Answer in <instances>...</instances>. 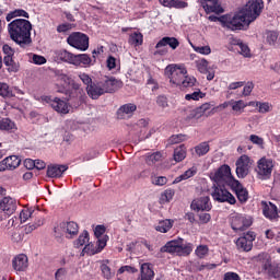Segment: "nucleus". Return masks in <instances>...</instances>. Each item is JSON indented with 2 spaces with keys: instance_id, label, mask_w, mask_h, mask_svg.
<instances>
[{
  "instance_id": "nucleus-13",
  "label": "nucleus",
  "mask_w": 280,
  "mask_h": 280,
  "mask_svg": "<svg viewBox=\"0 0 280 280\" xmlns=\"http://www.w3.org/2000/svg\"><path fill=\"white\" fill-rule=\"evenodd\" d=\"M171 47V49H177L178 45H180V42L176 37H163L155 45V49H159L155 54H159L160 56H164V54H167V50H161L163 47Z\"/></svg>"
},
{
  "instance_id": "nucleus-61",
  "label": "nucleus",
  "mask_w": 280,
  "mask_h": 280,
  "mask_svg": "<svg viewBox=\"0 0 280 280\" xmlns=\"http://www.w3.org/2000/svg\"><path fill=\"white\" fill-rule=\"evenodd\" d=\"M183 141H187V136L183 135V133H179V135H173L171 138H170V142L171 143H180Z\"/></svg>"
},
{
  "instance_id": "nucleus-57",
  "label": "nucleus",
  "mask_w": 280,
  "mask_h": 280,
  "mask_svg": "<svg viewBox=\"0 0 280 280\" xmlns=\"http://www.w3.org/2000/svg\"><path fill=\"white\" fill-rule=\"evenodd\" d=\"M58 82H61L63 86H69L71 84V78L62 72L57 73Z\"/></svg>"
},
{
  "instance_id": "nucleus-45",
  "label": "nucleus",
  "mask_w": 280,
  "mask_h": 280,
  "mask_svg": "<svg viewBox=\"0 0 280 280\" xmlns=\"http://www.w3.org/2000/svg\"><path fill=\"white\" fill-rule=\"evenodd\" d=\"M196 67L199 73H209V61L207 59L197 60Z\"/></svg>"
},
{
  "instance_id": "nucleus-44",
  "label": "nucleus",
  "mask_w": 280,
  "mask_h": 280,
  "mask_svg": "<svg viewBox=\"0 0 280 280\" xmlns=\"http://www.w3.org/2000/svg\"><path fill=\"white\" fill-rule=\"evenodd\" d=\"M195 255L198 259H205L209 255V246L207 245H198L195 249Z\"/></svg>"
},
{
  "instance_id": "nucleus-59",
  "label": "nucleus",
  "mask_w": 280,
  "mask_h": 280,
  "mask_svg": "<svg viewBox=\"0 0 280 280\" xmlns=\"http://www.w3.org/2000/svg\"><path fill=\"white\" fill-rule=\"evenodd\" d=\"M267 275L271 279H280V267L279 266H272Z\"/></svg>"
},
{
  "instance_id": "nucleus-3",
  "label": "nucleus",
  "mask_w": 280,
  "mask_h": 280,
  "mask_svg": "<svg viewBox=\"0 0 280 280\" xmlns=\"http://www.w3.org/2000/svg\"><path fill=\"white\" fill-rule=\"evenodd\" d=\"M119 89V81L115 78L105 77L100 81H94L86 86V93L91 100H100L106 93H115Z\"/></svg>"
},
{
  "instance_id": "nucleus-21",
  "label": "nucleus",
  "mask_w": 280,
  "mask_h": 280,
  "mask_svg": "<svg viewBox=\"0 0 280 280\" xmlns=\"http://www.w3.org/2000/svg\"><path fill=\"white\" fill-rule=\"evenodd\" d=\"M230 188L232 189V191H234V194H236V198L241 201V202H247L248 201V190L242 185V183H240V180H235Z\"/></svg>"
},
{
  "instance_id": "nucleus-2",
  "label": "nucleus",
  "mask_w": 280,
  "mask_h": 280,
  "mask_svg": "<svg viewBox=\"0 0 280 280\" xmlns=\"http://www.w3.org/2000/svg\"><path fill=\"white\" fill-rule=\"evenodd\" d=\"M10 37L20 47L32 45V23L25 19L13 20L8 25Z\"/></svg>"
},
{
  "instance_id": "nucleus-11",
  "label": "nucleus",
  "mask_w": 280,
  "mask_h": 280,
  "mask_svg": "<svg viewBox=\"0 0 280 280\" xmlns=\"http://www.w3.org/2000/svg\"><path fill=\"white\" fill-rule=\"evenodd\" d=\"M255 232H247L236 240V248H238V250H243L244 253H250V250H253V243L255 242Z\"/></svg>"
},
{
  "instance_id": "nucleus-51",
  "label": "nucleus",
  "mask_w": 280,
  "mask_h": 280,
  "mask_svg": "<svg viewBox=\"0 0 280 280\" xmlns=\"http://www.w3.org/2000/svg\"><path fill=\"white\" fill-rule=\"evenodd\" d=\"M84 244H89V232L84 231L75 241L74 246L77 248H80L81 246H84Z\"/></svg>"
},
{
  "instance_id": "nucleus-27",
  "label": "nucleus",
  "mask_w": 280,
  "mask_h": 280,
  "mask_svg": "<svg viewBox=\"0 0 280 280\" xmlns=\"http://www.w3.org/2000/svg\"><path fill=\"white\" fill-rule=\"evenodd\" d=\"M210 110V112H209ZM215 114V108L211 109V103H205L195 110V119H200V117H210V115Z\"/></svg>"
},
{
  "instance_id": "nucleus-25",
  "label": "nucleus",
  "mask_w": 280,
  "mask_h": 280,
  "mask_svg": "<svg viewBox=\"0 0 280 280\" xmlns=\"http://www.w3.org/2000/svg\"><path fill=\"white\" fill-rule=\"evenodd\" d=\"M51 108L59 113V115H68L70 108L69 103L67 101H62L58 97H55L51 102Z\"/></svg>"
},
{
  "instance_id": "nucleus-30",
  "label": "nucleus",
  "mask_w": 280,
  "mask_h": 280,
  "mask_svg": "<svg viewBox=\"0 0 280 280\" xmlns=\"http://www.w3.org/2000/svg\"><path fill=\"white\" fill-rule=\"evenodd\" d=\"M257 261H260L262 270L268 275L272 268V260L268 254H259L257 256Z\"/></svg>"
},
{
  "instance_id": "nucleus-33",
  "label": "nucleus",
  "mask_w": 280,
  "mask_h": 280,
  "mask_svg": "<svg viewBox=\"0 0 280 280\" xmlns=\"http://www.w3.org/2000/svg\"><path fill=\"white\" fill-rule=\"evenodd\" d=\"M196 174H198V168L196 166H192L188 168L184 174L177 176L173 183L176 185L178 183H182V180H189V178H192V176H196Z\"/></svg>"
},
{
  "instance_id": "nucleus-5",
  "label": "nucleus",
  "mask_w": 280,
  "mask_h": 280,
  "mask_svg": "<svg viewBox=\"0 0 280 280\" xmlns=\"http://www.w3.org/2000/svg\"><path fill=\"white\" fill-rule=\"evenodd\" d=\"M209 177L214 182V185H222V187H231V185L236 180L231 174V166L226 164L211 171Z\"/></svg>"
},
{
  "instance_id": "nucleus-28",
  "label": "nucleus",
  "mask_w": 280,
  "mask_h": 280,
  "mask_svg": "<svg viewBox=\"0 0 280 280\" xmlns=\"http://www.w3.org/2000/svg\"><path fill=\"white\" fill-rule=\"evenodd\" d=\"M160 3L164 8H175V10H185V8L189 7V3L183 0H160Z\"/></svg>"
},
{
  "instance_id": "nucleus-60",
  "label": "nucleus",
  "mask_w": 280,
  "mask_h": 280,
  "mask_svg": "<svg viewBox=\"0 0 280 280\" xmlns=\"http://www.w3.org/2000/svg\"><path fill=\"white\" fill-rule=\"evenodd\" d=\"M152 184L156 185L158 187H163V185H167V177L165 176L153 177Z\"/></svg>"
},
{
  "instance_id": "nucleus-54",
  "label": "nucleus",
  "mask_w": 280,
  "mask_h": 280,
  "mask_svg": "<svg viewBox=\"0 0 280 280\" xmlns=\"http://www.w3.org/2000/svg\"><path fill=\"white\" fill-rule=\"evenodd\" d=\"M78 78L85 86H91L93 83V79L86 72H79Z\"/></svg>"
},
{
  "instance_id": "nucleus-39",
  "label": "nucleus",
  "mask_w": 280,
  "mask_h": 280,
  "mask_svg": "<svg viewBox=\"0 0 280 280\" xmlns=\"http://www.w3.org/2000/svg\"><path fill=\"white\" fill-rule=\"evenodd\" d=\"M129 45H133L135 47H139V45H143V34L139 32H135L129 35Z\"/></svg>"
},
{
  "instance_id": "nucleus-56",
  "label": "nucleus",
  "mask_w": 280,
  "mask_h": 280,
  "mask_svg": "<svg viewBox=\"0 0 280 280\" xmlns=\"http://www.w3.org/2000/svg\"><path fill=\"white\" fill-rule=\"evenodd\" d=\"M175 191L174 189H166L162 195H161V201L162 202H170L174 198Z\"/></svg>"
},
{
  "instance_id": "nucleus-35",
  "label": "nucleus",
  "mask_w": 280,
  "mask_h": 280,
  "mask_svg": "<svg viewBox=\"0 0 280 280\" xmlns=\"http://www.w3.org/2000/svg\"><path fill=\"white\" fill-rule=\"evenodd\" d=\"M172 226H174V221L170 219L162 220L155 226V231H159L160 233H167Z\"/></svg>"
},
{
  "instance_id": "nucleus-43",
  "label": "nucleus",
  "mask_w": 280,
  "mask_h": 280,
  "mask_svg": "<svg viewBox=\"0 0 280 280\" xmlns=\"http://www.w3.org/2000/svg\"><path fill=\"white\" fill-rule=\"evenodd\" d=\"M207 268V265L201 264L199 260H192L188 265L189 272H202Z\"/></svg>"
},
{
  "instance_id": "nucleus-36",
  "label": "nucleus",
  "mask_w": 280,
  "mask_h": 280,
  "mask_svg": "<svg viewBox=\"0 0 280 280\" xmlns=\"http://www.w3.org/2000/svg\"><path fill=\"white\" fill-rule=\"evenodd\" d=\"M127 246H128V250H139L141 246H144L145 248H148V250H152V245L149 244L148 241L145 240L131 242Z\"/></svg>"
},
{
  "instance_id": "nucleus-22",
  "label": "nucleus",
  "mask_w": 280,
  "mask_h": 280,
  "mask_svg": "<svg viewBox=\"0 0 280 280\" xmlns=\"http://www.w3.org/2000/svg\"><path fill=\"white\" fill-rule=\"evenodd\" d=\"M28 259L25 254H20L12 260L13 270L16 272H25L27 270Z\"/></svg>"
},
{
  "instance_id": "nucleus-47",
  "label": "nucleus",
  "mask_w": 280,
  "mask_h": 280,
  "mask_svg": "<svg viewBox=\"0 0 280 280\" xmlns=\"http://www.w3.org/2000/svg\"><path fill=\"white\" fill-rule=\"evenodd\" d=\"M197 82L198 81L196 80V78L187 77V74H185L184 80H182L180 86H183L184 89H191V86H196Z\"/></svg>"
},
{
  "instance_id": "nucleus-42",
  "label": "nucleus",
  "mask_w": 280,
  "mask_h": 280,
  "mask_svg": "<svg viewBox=\"0 0 280 280\" xmlns=\"http://www.w3.org/2000/svg\"><path fill=\"white\" fill-rule=\"evenodd\" d=\"M150 124V120L149 119H145V118H142V119H139L135 125H133V130L136 132H140L143 133L145 132V128H148Z\"/></svg>"
},
{
  "instance_id": "nucleus-8",
  "label": "nucleus",
  "mask_w": 280,
  "mask_h": 280,
  "mask_svg": "<svg viewBox=\"0 0 280 280\" xmlns=\"http://www.w3.org/2000/svg\"><path fill=\"white\" fill-rule=\"evenodd\" d=\"M230 224L235 233H237L240 231H246V229L250 228L253 224V219L246 214L235 213L231 215Z\"/></svg>"
},
{
  "instance_id": "nucleus-14",
  "label": "nucleus",
  "mask_w": 280,
  "mask_h": 280,
  "mask_svg": "<svg viewBox=\"0 0 280 280\" xmlns=\"http://www.w3.org/2000/svg\"><path fill=\"white\" fill-rule=\"evenodd\" d=\"M258 168L257 172L259 176H264L265 178H270L272 174V167H275V163L271 159L262 158L257 163Z\"/></svg>"
},
{
  "instance_id": "nucleus-10",
  "label": "nucleus",
  "mask_w": 280,
  "mask_h": 280,
  "mask_svg": "<svg viewBox=\"0 0 280 280\" xmlns=\"http://www.w3.org/2000/svg\"><path fill=\"white\" fill-rule=\"evenodd\" d=\"M68 45L74 47V49H80V51H86L89 49V36L84 33H72L67 38Z\"/></svg>"
},
{
  "instance_id": "nucleus-63",
  "label": "nucleus",
  "mask_w": 280,
  "mask_h": 280,
  "mask_svg": "<svg viewBox=\"0 0 280 280\" xmlns=\"http://www.w3.org/2000/svg\"><path fill=\"white\" fill-rule=\"evenodd\" d=\"M223 280H242L237 272L228 271L223 276Z\"/></svg>"
},
{
  "instance_id": "nucleus-49",
  "label": "nucleus",
  "mask_w": 280,
  "mask_h": 280,
  "mask_svg": "<svg viewBox=\"0 0 280 280\" xmlns=\"http://www.w3.org/2000/svg\"><path fill=\"white\" fill-rule=\"evenodd\" d=\"M202 97H205V93L200 90L185 95V100H187V102H191V100H194V102H198V100H202Z\"/></svg>"
},
{
  "instance_id": "nucleus-20",
  "label": "nucleus",
  "mask_w": 280,
  "mask_h": 280,
  "mask_svg": "<svg viewBox=\"0 0 280 280\" xmlns=\"http://www.w3.org/2000/svg\"><path fill=\"white\" fill-rule=\"evenodd\" d=\"M0 211H3L5 215H12L16 211V199L11 197H4L0 201Z\"/></svg>"
},
{
  "instance_id": "nucleus-62",
  "label": "nucleus",
  "mask_w": 280,
  "mask_h": 280,
  "mask_svg": "<svg viewBox=\"0 0 280 280\" xmlns=\"http://www.w3.org/2000/svg\"><path fill=\"white\" fill-rule=\"evenodd\" d=\"M106 67L109 71L117 68V59L113 56H109L106 60Z\"/></svg>"
},
{
  "instance_id": "nucleus-41",
  "label": "nucleus",
  "mask_w": 280,
  "mask_h": 280,
  "mask_svg": "<svg viewBox=\"0 0 280 280\" xmlns=\"http://www.w3.org/2000/svg\"><path fill=\"white\" fill-rule=\"evenodd\" d=\"M43 224H45V218L39 217L36 219V221L34 223H28L25 226V233H32L33 231H36V229H38V226H43Z\"/></svg>"
},
{
  "instance_id": "nucleus-24",
  "label": "nucleus",
  "mask_w": 280,
  "mask_h": 280,
  "mask_svg": "<svg viewBox=\"0 0 280 280\" xmlns=\"http://www.w3.org/2000/svg\"><path fill=\"white\" fill-rule=\"evenodd\" d=\"M262 213L268 220H276L279 215V210L272 202L262 201Z\"/></svg>"
},
{
  "instance_id": "nucleus-46",
  "label": "nucleus",
  "mask_w": 280,
  "mask_h": 280,
  "mask_svg": "<svg viewBox=\"0 0 280 280\" xmlns=\"http://www.w3.org/2000/svg\"><path fill=\"white\" fill-rule=\"evenodd\" d=\"M209 142H201L195 148V152L198 156H205L209 152Z\"/></svg>"
},
{
  "instance_id": "nucleus-64",
  "label": "nucleus",
  "mask_w": 280,
  "mask_h": 280,
  "mask_svg": "<svg viewBox=\"0 0 280 280\" xmlns=\"http://www.w3.org/2000/svg\"><path fill=\"white\" fill-rule=\"evenodd\" d=\"M156 104L160 106V108H167V97L164 95H160L156 97Z\"/></svg>"
},
{
  "instance_id": "nucleus-40",
  "label": "nucleus",
  "mask_w": 280,
  "mask_h": 280,
  "mask_svg": "<svg viewBox=\"0 0 280 280\" xmlns=\"http://www.w3.org/2000/svg\"><path fill=\"white\" fill-rule=\"evenodd\" d=\"M233 45H237L240 47L241 56H244V58H250V48H248V45L244 44L240 39L234 40Z\"/></svg>"
},
{
  "instance_id": "nucleus-32",
  "label": "nucleus",
  "mask_w": 280,
  "mask_h": 280,
  "mask_svg": "<svg viewBox=\"0 0 280 280\" xmlns=\"http://www.w3.org/2000/svg\"><path fill=\"white\" fill-rule=\"evenodd\" d=\"M108 264H110V260L108 259L101 261V272L104 279L110 280L115 277V271L110 269V266H108Z\"/></svg>"
},
{
  "instance_id": "nucleus-9",
  "label": "nucleus",
  "mask_w": 280,
  "mask_h": 280,
  "mask_svg": "<svg viewBox=\"0 0 280 280\" xmlns=\"http://www.w3.org/2000/svg\"><path fill=\"white\" fill-rule=\"evenodd\" d=\"M253 163L250 156L246 154L241 155L235 162L237 178H246L247 174H250Z\"/></svg>"
},
{
  "instance_id": "nucleus-17",
  "label": "nucleus",
  "mask_w": 280,
  "mask_h": 280,
  "mask_svg": "<svg viewBox=\"0 0 280 280\" xmlns=\"http://www.w3.org/2000/svg\"><path fill=\"white\" fill-rule=\"evenodd\" d=\"M201 5L207 14H211L212 12L214 14H222L224 12L218 0H201Z\"/></svg>"
},
{
  "instance_id": "nucleus-7",
  "label": "nucleus",
  "mask_w": 280,
  "mask_h": 280,
  "mask_svg": "<svg viewBox=\"0 0 280 280\" xmlns=\"http://www.w3.org/2000/svg\"><path fill=\"white\" fill-rule=\"evenodd\" d=\"M225 187L226 186H219L218 184H213V190L211 192L213 200L217 202H228L229 205H235V202H237L235 196L226 190Z\"/></svg>"
},
{
  "instance_id": "nucleus-12",
  "label": "nucleus",
  "mask_w": 280,
  "mask_h": 280,
  "mask_svg": "<svg viewBox=\"0 0 280 280\" xmlns=\"http://www.w3.org/2000/svg\"><path fill=\"white\" fill-rule=\"evenodd\" d=\"M106 237H103V238H98L96 241V244H93V243H89L84 246L81 255L82 256H85V255H90L93 256V255H97L98 253H102L104 250V248H106Z\"/></svg>"
},
{
  "instance_id": "nucleus-18",
  "label": "nucleus",
  "mask_w": 280,
  "mask_h": 280,
  "mask_svg": "<svg viewBox=\"0 0 280 280\" xmlns=\"http://www.w3.org/2000/svg\"><path fill=\"white\" fill-rule=\"evenodd\" d=\"M19 165H21V159L16 155H10L0 162V172L16 170Z\"/></svg>"
},
{
  "instance_id": "nucleus-16",
  "label": "nucleus",
  "mask_w": 280,
  "mask_h": 280,
  "mask_svg": "<svg viewBox=\"0 0 280 280\" xmlns=\"http://www.w3.org/2000/svg\"><path fill=\"white\" fill-rule=\"evenodd\" d=\"M192 211H211V199L209 197H200L192 200L190 205Z\"/></svg>"
},
{
  "instance_id": "nucleus-34",
  "label": "nucleus",
  "mask_w": 280,
  "mask_h": 280,
  "mask_svg": "<svg viewBox=\"0 0 280 280\" xmlns=\"http://www.w3.org/2000/svg\"><path fill=\"white\" fill-rule=\"evenodd\" d=\"M173 159L176 163H180L187 159V148H185V144H182L174 150Z\"/></svg>"
},
{
  "instance_id": "nucleus-55",
  "label": "nucleus",
  "mask_w": 280,
  "mask_h": 280,
  "mask_svg": "<svg viewBox=\"0 0 280 280\" xmlns=\"http://www.w3.org/2000/svg\"><path fill=\"white\" fill-rule=\"evenodd\" d=\"M192 49L196 54H201V56H209L211 54L210 46H192Z\"/></svg>"
},
{
  "instance_id": "nucleus-6",
  "label": "nucleus",
  "mask_w": 280,
  "mask_h": 280,
  "mask_svg": "<svg viewBox=\"0 0 280 280\" xmlns=\"http://www.w3.org/2000/svg\"><path fill=\"white\" fill-rule=\"evenodd\" d=\"M164 73L173 86H180L185 75H187V69L180 65L171 63L165 68Z\"/></svg>"
},
{
  "instance_id": "nucleus-4",
  "label": "nucleus",
  "mask_w": 280,
  "mask_h": 280,
  "mask_svg": "<svg viewBox=\"0 0 280 280\" xmlns=\"http://www.w3.org/2000/svg\"><path fill=\"white\" fill-rule=\"evenodd\" d=\"M192 252L194 244H183V238L170 241L161 247V253H170L171 255H177L178 257H189Z\"/></svg>"
},
{
  "instance_id": "nucleus-50",
  "label": "nucleus",
  "mask_w": 280,
  "mask_h": 280,
  "mask_svg": "<svg viewBox=\"0 0 280 280\" xmlns=\"http://www.w3.org/2000/svg\"><path fill=\"white\" fill-rule=\"evenodd\" d=\"M258 113H260L261 115H266V113H272V104L268 102H259Z\"/></svg>"
},
{
  "instance_id": "nucleus-52",
  "label": "nucleus",
  "mask_w": 280,
  "mask_h": 280,
  "mask_svg": "<svg viewBox=\"0 0 280 280\" xmlns=\"http://www.w3.org/2000/svg\"><path fill=\"white\" fill-rule=\"evenodd\" d=\"M74 58H77V62L72 63V65H85V67H89V65H91V57H89V55L83 54V55H74Z\"/></svg>"
},
{
  "instance_id": "nucleus-26",
  "label": "nucleus",
  "mask_w": 280,
  "mask_h": 280,
  "mask_svg": "<svg viewBox=\"0 0 280 280\" xmlns=\"http://www.w3.org/2000/svg\"><path fill=\"white\" fill-rule=\"evenodd\" d=\"M137 280H154V270L150 262H144L140 267V276Z\"/></svg>"
},
{
  "instance_id": "nucleus-15",
  "label": "nucleus",
  "mask_w": 280,
  "mask_h": 280,
  "mask_svg": "<svg viewBox=\"0 0 280 280\" xmlns=\"http://www.w3.org/2000/svg\"><path fill=\"white\" fill-rule=\"evenodd\" d=\"M52 58L55 62H68L69 65H75L78 62L75 55L65 50H55Z\"/></svg>"
},
{
  "instance_id": "nucleus-38",
  "label": "nucleus",
  "mask_w": 280,
  "mask_h": 280,
  "mask_svg": "<svg viewBox=\"0 0 280 280\" xmlns=\"http://www.w3.org/2000/svg\"><path fill=\"white\" fill-rule=\"evenodd\" d=\"M163 159V154L161 152H154L151 154L145 155V163L147 165H156V163H160V161Z\"/></svg>"
},
{
  "instance_id": "nucleus-37",
  "label": "nucleus",
  "mask_w": 280,
  "mask_h": 280,
  "mask_svg": "<svg viewBox=\"0 0 280 280\" xmlns=\"http://www.w3.org/2000/svg\"><path fill=\"white\" fill-rule=\"evenodd\" d=\"M0 130H7V132H14L16 130V124L10 120V118L0 119Z\"/></svg>"
},
{
  "instance_id": "nucleus-29",
  "label": "nucleus",
  "mask_w": 280,
  "mask_h": 280,
  "mask_svg": "<svg viewBox=\"0 0 280 280\" xmlns=\"http://www.w3.org/2000/svg\"><path fill=\"white\" fill-rule=\"evenodd\" d=\"M68 167L66 165H50L47 167V176L49 178H60Z\"/></svg>"
},
{
  "instance_id": "nucleus-53",
  "label": "nucleus",
  "mask_w": 280,
  "mask_h": 280,
  "mask_svg": "<svg viewBox=\"0 0 280 280\" xmlns=\"http://www.w3.org/2000/svg\"><path fill=\"white\" fill-rule=\"evenodd\" d=\"M232 110L235 113H240V110H244L246 108V102L240 100V101H231Z\"/></svg>"
},
{
  "instance_id": "nucleus-48",
  "label": "nucleus",
  "mask_w": 280,
  "mask_h": 280,
  "mask_svg": "<svg viewBox=\"0 0 280 280\" xmlns=\"http://www.w3.org/2000/svg\"><path fill=\"white\" fill-rule=\"evenodd\" d=\"M33 214H34V210L33 209L24 208L20 212V217H19V220H20L21 224H23V222H25L26 220H30V218H32Z\"/></svg>"
},
{
  "instance_id": "nucleus-58",
  "label": "nucleus",
  "mask_w": 280,
  "mask_h": 280,
  "mask_svg": "<svg viewBox=\"0 0 280 280\" xmlns=\"http://www.w3.org/2000/svg\"><path fill=\"white\" fill-rule=\"evenodd\" d=\"M199 221L198 224H209L211 222V214L207 212H202L198 214Z\"/></svg>"
},
{
  "instance_id": "nucleus-31",
  "label": "nucleus",
  "mask_w": 280,
  "mask_h": 280,
  "mask_svg": "<svg viewBox=\"0 0 280 280\" xmlns=\"http://www.w3.org/2000/svg\"><path fill=\"white\" fill-rule=\"evenodd\" d=\"M262 38L266 45L275 47V45H277V40H279V33L277 31H265Z\"/></svg>"
},
{
  "instance_id": "nucleus-19",
  "label": "nucleus",
  "mask_w": 280,
  "mask_h": 280,
  "mask_svg": "<svg viewBox=\"0 0 280 280\" xmlns=\"http://www.w3.org/2000/svg\"><path fill=\"white\" fill-rule=\"evenodd\" d=\"M135 113H137L135 103H127L118 108L117 117L118 119H130Z\"/></svg>"
},
{
  "instance_id": "nucleus-23",
  "label": "nucleus",
  "mask_w": 280,
  "mask_h": 280,
  "mask_svg": "<svg viewBox=\"0 0 280 280\" xmlns=\"http://www.w3.org/2000/svg\"><path fill=\"white\" fill-rule=\"evenodd\" d=\"M60 229L67 237H74V235H78V233L80 231L78 223H75L73 221L61 223Z\"/></svg>"
},
{
  "instance_id": "nucleus-1",
  "label": "nucleus",
  "mask_w": 280,
  "mask_h": 280,
  "mask_svg": "<svg viewBox=\"0 0 280 280\" xmlns=\"http://www.w3.org/2000/svg\"><path fill=\"white\" fill-rule=\"evenodd\" d=\"M261 10H264V0H250L241 11L221 15V25L231 32L244 30V25H250L261 14Z\"/></svg>"
}]
</instances>
